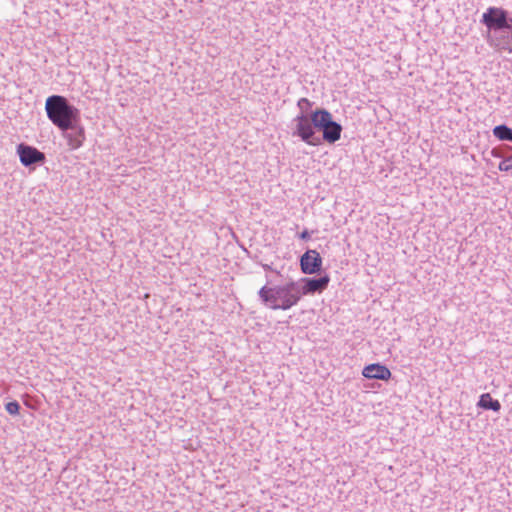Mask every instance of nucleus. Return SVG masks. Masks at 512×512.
<instances>
[{
  "label": "nucleus",
  "instance_id": "nucleus-1",
  "mask_svg": "<svg viewBox=\"0 0 512 512\" xmlns=\"http://www.w3.org/2000/svg\"><path fill=\"white\" fill-rule=\"evenodd\" d=\"M262 304L272 310H289L300 301L299 289L294 280L281 285H264L258 291Z\"/></svg>",
  "mask_w": 512,
  "mask_h": 512
},
{
  "label": "nucleus",
  "instance_id": "nucleus-2",
  "mask_svg": "<svg viewBox=\"0 0 512 512\" xmlns=\"http://www.w3.org/2000/svg\"><path fill=\"white\" fill-rule=\"evenodd\" d=\"M45 110L48 119L62 131H67L75 121H80V111L67 98L52 95L46 99Z\"/></svg>",
  "mask_w": 512,
  "mask_h": 512
},
{
  "label": "nucleus",
  "instance_id": "nucleus-3",
  "mask_svg": "<svg viewBox=\"0 0 512 512\" xmlns=\"http://www.w3.org/2000/svg\"><path fill=\"white\" fill-rule=\"evenodd\" d=\"M312 120L314 126L322 130V139L324 141L332 144L340 139L342 126L332 119V115L328 110H315L312 112Z\"/></svg>",
  "mask_w": 512,
  "mask_h": 512
},
{
  "label": "nucleus",
  "instance_id": "nucleus-4",
  "mask_svg": "<svg viewBox=\"0 0 512 512\" xmlns=\"http://www.w3.org/2000/svg\"><path fill=\"white\" fill-rule=\"evenodd\" d=\"M315 129L312 113L298 114L292 120V136L299 137L303 142L317 146L321 143V139L315 136Z\"/></svg>",
  "mask_w": 512,
  "mask_h": 512
},
{
  "label": "nucleus",
  "instance_id": "nucleus-5",
  "mask_svg": "<svg viewBox=\"0 0 512 512\" xmlns=\"http://www.w3.org/2000/svg\"><path fill=\"white\" fill-rule=\"evenodd\" d=\"M508 11L501 7L491 6L483 13L481 23L484 24L489 31H505L510 21Z\"/></svg>",
  "mask_w": 512,
  "mask_h": 512
},
{
  "label": "nucleus",
  "instance_id": "nucleus-6",
  "mask_svg": "<svg viewBox=\"0 0 512 512\" xmlns=\"http://www.w3.org/2000/svg\"><path fill=\"white\" fill-rule=\"evenodd\" d=\"M298 289H299V297L306 295H314L316 293H322L329 285L330 277L325 274L319 278H301L297 281Z\"/></svg>",
  "mask_w": 512,
  "mask_h": 512
},
{
  "label": "nucleus",
  "instance_id": "nucleus-7",
  "mask_svg": "<svg viewBox=\"0 0 512 512\" xmlns=\"http://www.w3.org/2000/svg\"><path fill=\"white\" fill-rule=\"evenodd\" d=\"M17 154L19 155L21 164L25 167L42 164L46 160V156L43 152L24 143L17 146Z\"/></svg>",
  "mask_w": 512,
  "mask_h": 512
},
{
  "label": "nucleus",
  "instance_id": "nucleus-8",
  "mask_svg": "<svg viewBox=\"0 0 512 512\" xmlns=\"http://www.w3.org/2000/svg\"><path fill=\"white\" fill-rule=\"evenodd\" d=\"M300 268L304 274H316L322 268V258L316 250L308 249L300 257Z\"/></svg>",
  "mask_w": 512,
  "mask_h": 512
},
{
  "label": "nucleus",
  "instance_id": "nucleus-9",
  "mask_svg": "<svg viewBox=\"0 0 512 512\" xmlns=\"http://www.w3.org/2000/svg\"><path fill=\"white\" fill-rule=\"evenodd\" d=\"M63 132L64 138L67 140V145L70 149L76 150L83 145L85 140V130L80 124V121H75V123L72 124V127H69L67 131Z\"/></svg>",
  "mask_w": 512,
  "mask_h": 512
},
{
  "label": "nucleus",
  "instance_id": "nucleus-10",
  "mask_svg": "<svg viewBox=\"0 0 512 512\" xmlns=\"http://www.w3.org/2000/svg\"><path fill=\"white\" fill-rule=\"evenodd\" d=\"M362 374L364 377L368 379H377V380H389L391 378V371L380 363L369 364L364 367Z\"/></svg>",
  "mask_w": 512,
  "mask_h": 512
},
{
  "label": "nucleus",
  "instance_id": "nucleus-11",
  "mask_svg": "<svg viewBox=\"0 0 512 512\" xmlns=\"http://www.w3.org/2000/svg\"><path fill=\"white\" fill-rule=\"evenodd\" d=\"M477 405L482 409L492 410L494 412L499 411L501 408L500 402L493 399L489 393L482 394Z\"/></svg>",
  "mask_w": 512,
  "mask_h": 512
},
{
  "label": "nucleus",
  "instance_id": "nucleus-12",
  "mask_svg": "<svg viewBox=\"0 0 512 512\" xmlns=\"http://www.w3.org/2000/svg\"><path fill=\"white\" fill-rule=\"evenodd\" d=\"M493 134L499 140L512 142V129L504 124L494 127Z\"/></svg>",
  "mask_w": 512,
  "mask_h": 512
},
{
  "label": "nucleus",
  "instance_id": "nucleus-13",
  "mask_svg": "<svg viewBox=\"0 0 512 512\" xmlns=\"http://www.w3.org/2000/svg\"><path fill=\"white\" fill-rule=\"evenodd\" d=\"M510 35H503L501 43L497 44L500 49L512 52V20L508 27L505 29Z\"/></svg>",
  "mask_w": 512,
  "mask_h": 512
},
{
  "label": "nucleus",
  "instance_id": "nucleus-14",
  "mask_svg": "<svg viewBox=\"0 0 512 512\" xmlns=\"http://www.w3.org/2000/svg\"><path fill=\"white\" fill-rule=\"evenodd\" d=\"M297 106L300 109L299 114H309V110L312 107V102L307 98H300L297 102Z\"/></svg>",
  "mask_w": 512,
  "mask_h": 512
},
{
  "label": "nucleus",
  "instance_id": "nucleus-15",
  "mask_svg": "<svg viewBox=\"0 0 512 512\" xmlns=\"http://www.w3.org/2000/svg\"><path fill=\"white\" fill-rule=\"evenodd\" d=\"M500 171H510L512 169V157L503 159L498 166Z\"/></svg>",
  "mask_w": 512,
  "mask_h": 512
},
{
  "label": "nucleus",
  "instance_id": "nucleus-16",
  "mask_svg": "<svg viewBox=\"0 0 512 512\" xmlns=\"http://www.w3.org/2000/svg\"><path fill=\"white\" fill-rule=\"evenodd\" d=\"M5 408H6V411L11 414V415H14V414H17L19 412V403L17 401H11V402H8L6 405H5Z\"/></svg>",
  "mask_w": 512,
  "mask_h": 512
},
{
  "label": "nucleus",
  "instance_id": "nucleus-17",
  "mask_svg": "<svg viewBox=\"0 0 512 512\" xmlns=\"http://www.w3.org/2000/svg\"><path fill=\"white\" fill-rule=\"evenodd\" d=\"M299 238L301 240H304V241H308L311 236H310V233L307 229H305L304 231H302L300 234H299Z\"/></svg>",
  "mask_w": 512,
  "mask_h": 512
},
{
  "label": "nucleus",
  "instance_id": "nucleus-18",
  "mask_svg": "<svg viewBox=\"0 0 512 512\" xmlns=\"http://www.w3.org/2000/svg\"><path fill=\"white\" fill-rule=\"evenodd\" d=\"M263 268H264V270H266V271H273L272 267H271L270 265H268V264H264V265H263Z\"/></svg>",
  "mask_w": 512,
  "mask_h": 512
}]
</instances>
